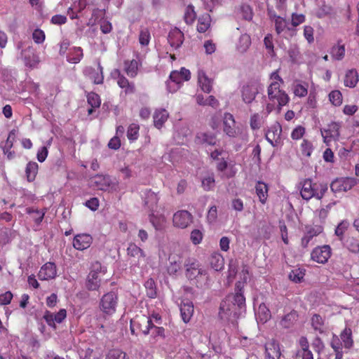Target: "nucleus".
Returning <instances> with one entry per match:
<instances>
[{"instance_id":"30","label":"nucleus","mask_w":359,"mask_h":359,"mask_svg":"<svg viewBox=\"0 0 359 359\" xmlns=\"http://www.w3.org/2000/svg\"><path fill=\"white\" fill-rule=\"evenodd\" d=\"M83 57V49L81 47H73L70 48L67 55V60L69 63L77 64L82 60Z\"/></svg>"},{"instance_id":"53","label":"nucleus","mask_w":359,"mask_h":359,"mask_svg":"<svg viewBox=\"0 0 359 359\" xmlns=\"http://www.w3.org/2000/svg\"><path fill=\"white\" fill-rule=\"evenodd\" d=\"M330 101L334 106H339L342 103V95L339 90H333L329 94Z\"/></svg>"},{"instance_id":"36","label":"nucleus","mask_w":359,"mask_h":359,"mask_svg":"<svg viewBox=\"0 0 359 359\" xmlns=\"http://www.w3.org/2000/svg\"><path fill=\"white\" fill-rule=\"evenodd\" d=\"M39 165L34 161H29L25 168V174L28 182H34L38 173Z\"/></svg>"},{"instance_id":"59","label":"nucleus","mask_w":359,"mask_h":359,"mask_svg":"<svg viewBox=\"0 0 359 359\" xmlns=\"http://www.w3.org/2000/svg\"><path fill=\"white\" fill-rule=\"evenodd\" d=\"M233 304L237 305L239 308L245 306V297L243 292H236L233 297Z\"/></svg>"},{"instance_id":"55","label":"nucleus","mask_w":359,"mask_h":359,"mask_svg":"<svg viewBox=\"0 0 359 359\" xmlns=\"http://www.w3.org/2000/svg\"><path fill=\"white\" fill-rule=\"evenodd\" d=\"M106 359H126V353L119 349H112L109 351Z\"/></svg>"},{"instance_id":"46","label":"nucleus","mask_w":359,"mask_h":359,"mask_svg":"<svg viewBox=\"0 0 359 359\" xmlns=\"http://www.w3.org/2000/svg\"><path fill=\"white\" fill-rule=\"evenodd\" d=\"M158 200V195L154 191L149 190L146 194L144 203L149 208H154L156 206Z\"/></svg>"},{"instance_id":"47","label":"nucleus","mask_w":359,"mask_h":359,"mask_svg":"<svg viewBox=\"0 0 359 359\" xmlns=\"http://www.w3.org/2000/svg\"><path fill=\"white\" fill-rule=\"evenodd\" d=\"M140 126L137 123H131L127 130V137L130 141H135L139 137Z\"/></svg>"},{"instance_id":"38","label":"nucleus","mask_w":359,"mask_h":359,"mask_svg":"<svg viewBox=\"0 0 359 359\" xmlns=\"http://www.w3.org/2000/svg\"><path fill=\"white\" fill-rule=\"evenodd\" d=\"M87 101L88 104L91 106V108L88 110V114H92L95 108H99L100 107V97L94 92H90L87 95Z\"/></svg>"},{"instance_id":"26","label":"nucleus","mask_w":359,"mask_h":359,"mask_svg":"<svg viewBox=\"0 0 359 359\" xmlns=\"http://www.w3.org/2000/svg\"><path fill=\"white\" fill-rule=\"evenodd\" d=\"M344 246L352 253H359V235H348L344 243Z\"/></svg>"},{"instance_id":"1","label":"nucleus","mask_w":359,"mask_h":359,"mask_svg":"<svg viewBox=\"0 0 359 359\" xmlns=\"http://www.w3.org/2000/svg\"><path fill=\"white\" fill-rule=\"evenodd\" d=\"M300 194L303 199L309 201L312 198L320 200L328 189L327 184L313 182L311 179H305L301 183Z\"/></svg>"},{"instance_id":"51","label":"nucleus","mask_w":359,"mask_h":359,"mask_svg":"<svg viewBox=\"0 0 359 359\" xmlns=\"http://www.w3.org/2000/svg\"><path fill=\"white\" fill-rule=\"evenodd\" d=\"M306 20V16L302 13H292L291 15V26L290 27L295 28L296 27L304 23Z\"/></svg>"},{"instance_id":"4","label":"nucleus","mask_w":359,"mask_h":359,"mask_svg":"<svg viewBox=\"0 0 359 359\" xmlns=\"http://www.w3.org/2000/svg\"><path fill=\"white\" fill-rule=\"evenodd\" d=\"M324 228L320 224H306L303 230V236L301 238V247L307 248L309 245L313 243V239L323 232Z\"/></svg>"},{"instance_id":"20","label":"nucleus","mask_w":359,"mask_h":359,"mask_svg":"<svg viewBox=\"0 0 359 359\" xmlns=\"http://www.w3.org/2000/svg\"><path fill=\"white\" fill-rule=\"evenodd\" d=\"M56 266L53 262L46 263L40 269L39 278L41 280H48L56 276Z\"/></svg>"},{"instance_id":"48","label":"nucleus","mask_w":359,"mask_h":359,"mask_svg":"<svg viewBox=\"0 0 359 359\" xmlns=\"http://www.w3.org/2000/svg\"><path fill=\"white\" fill-rule=\"evenodd\" d=\"M196 18V14L194 11V7L192 5H189L185 10L184 19L187 24L191 25Z\"/></svg>"},{"instance_id":"63","label":"nucleus","mask_w":359,"mask_h":359,"mask_svg":"<svg viewBox=\"0 0 359 359\" xmlns=\"http://www.w3.org/2000/svg\"><path fill=\"white\" fill-rule=\"evenodd\" d=\"M312 327L316 330H321L323 325V320L318 314H314L311 318Z\"/></svg>"},{"instance_id":"31","label":"nucleus","mask_w":359,"mask_h":359,"mask_svg":"<svg viewBox=\"0 0 359 359\" xmlns=\"http://www.w3.org/2000/svg\"><path fill=\"white\" fill-rule=\"evenodd\" d=\"M100 278L95 273H89L87 276L86 287L90 291L98 290L100 287Z\"/></svg>"},{"instance_id":"34","label":"nucleus","mask_w":359,"mask_h":359,"mask_svg":"<svg viewBox=\"0 0 359 359\" xmlns=\"http://www.w3.org/2000/svg\"><path fill=\"white\" fill-rule=\"evenodd\" d=\"M256 194L259 197V201L264 204L268 198V185L261 181L257 182L255 186Z\"/></svg>"},{"instance_id":"44","label":"nucleus","mask_w":359,"mask_h":359,"mask_svg":"<svg viewBox=\"0 0 359 359\" xmlns=\"http://www.w3.org/2000/svg\"><path fill=\"white\" fill-rule=\"evenodd\" d=\"M149 323L147 324L148 325L149 328V334H151V336H153L154 338H156L158 337L164 338L165 337V330L162 327H157L155 326L152 320L149 318Z\"/></svg>"},{"instance_id":"9","label":"nucleus","mask_w":359,"mask_h":359,"mask_svg":"<svg viewBox=\"0 0 359 359\" xmlns=\"http://www.w3.org/2000/svg\"><path fill=\"white\" fill-rule=\"evenodd\" d=\"M271 18L273 20L275 30L277 34L280 35L282 34H287L290 37L296 35L297 29L293 27H290L288 21L276 14H273Z\"/></svg>"},{"instance_id":"49","label":"nucleus","mask_w":359,"mask_h":359,"mask_svg":"<svg viewBox=\"0 0 359 359\" xmlns=\"http://www.w3.org/2000/svg\"><path fill=\"white\" fill-rule=\"evenodd\" d=\"M263 123V117L258 113H255L250 116V125L252 130L260 128Z\"/></svg>"},{"instance_id":"3","label":"nucleus","mask_w":359,"mask_h":359,"mask_svg":"<svg viewBox=\"0 0 359 359\" xmlns=\"http://www.w3.org/2000/svg\"><path fill=\"white\" fill-rule=\"evenodd\" d=\"M341 123L340 122L332 121L327 124L326 128L320 129V133L323 142L327 146H331L332 142H338L340 137V130Z\"/></svg>"},{"instance_id":"28","label":"nucleus","mask_w":359,"mask_h":359,"mask_svg":"<svg viewBox=\"0 0 359 359\" xmlns=\"http://www.w3.org/2000/svg\"><path fill=\"white\" fill-rule=\"evenodd\" d=\"M198 82L201 86V90L206 93H209L212 90V81L207 76L205 72L202 69L198 70Z\"/></svg>"},{"instance_id":"58","label":"nucleus","mask_w":359,"mask_h":359,"mask_svg":"<svg viewBox=\"0 0 359 359\" xmlns=\"http://www.w3.org/2000/svg\"><path fill=\"white\" fill-rule=\"evenodd\" d=\"M349 223L346 220L341 221L337 226L335 229V234L339 237L340 240H342L343 235L345 231L348 229Z\"/></svg>"},{"instance_id":"21","label":"nucleus","mask_w":359,"mask_h":359,"mask_svg":"<svg viewBox=\"0 0 359 359\" xmlns=\"http://www.w3.org/2000/svg\"><path fill=\"white\" fill-rule=\"evenodd\" d=\"M168 41L172 48L177 49L184 41V34L179 29L175 28L169 32Z\"/></svg>"},{"instance_id":"62","label":"nucleus","mask_w":359,"mask_h":359,"mask_svg":"<svg viewBox=\"0 0 359 359\" xmlns=\"http://www.w3.org/2000/svg\"><path fill=\"white\" fill-rule=\"evenodd\" d=\"M15 138V130H11L8 134L6 144L3 147V151L4 154H7L8 151L10 150L13 147Z\"/></svg>"},{"instance_id":"40","label":"nucleus","mask_w":359,"mask_h":359,"mask_svg":"<svg viewBox=\"0 0 359 359\" xmlns=\"http://www.w3.org/2000/svg\"><path fill=\"white\" fill-rule=\"evenodd\" d=\"M127 254L130 257L136 258L139 260L140 258H144V251L135 243H130L127 248Z\"/></svg>"},{"instance_id":"7","label":"nucleus","mask_w":359,"mask_h":359,"mask_svg":"<svg viewBox=\"0 0 359 359\" xmlns=\"http://www.w3.org/2000/svg\"><path fill=\"white\" fill-rule=\"evenodd\" d=\"M184 266L185 276L189 280L198 281V279L202 277L208 278L207 271L196 261H189Z\"/></svg>"},{"instance_id":"52","label":"nucleus","mask_w":359,"mask_h":359,"mask_svg":"<svg viewBox=\"0 0 359 359\" xmlns=\"http://www.w3.org/2000/svg\"><path fill=\"white\" fill-rule=\"evenodd\" d=\"M302 155L309 157L311 155L313 147L312 143L308 140H304L300 146Z\"/></svg>"},{"instance_id":"29","label":"nucleus","mask_w":359,"mask_h":359,"mask_svg":"<svg viewBox=\"0 0 359 359\" xmlns=\"http://www.w3.org/2000/svg\"><path fill=\"white\" fill-rule=\"evenodd\" d=\"M169 114L164 109H156L154 114V123L155 127L160 129L168 120Z\"/></svg>"},{"instance_id":"12","label":"nucleus","mask_w":359,"mask_h":359,"mask_svg":"<svg viewBox=\"0 0 359 359\" xmlns=\"http://www.w3.org/2000/svg\"><path fill=\"white\" fill-rule=\"evenodd\" d=\"M259 84L255 81H250L242 87L241 97L246 104H250L259 93Z\"/></svg>"},{"instance_id":"32","label":"nucleus","mask_w":359,"mask_h":359,"mask_svg":"<svg viewBox=\"0 0 359 359\" xmlns=\"http://www.w3.org/2000/svg\"><path fill=\"white\" fill-rule=\"evenodd\" d=\"M210 264L214 270L219 271L224 269V259L221 254L214 252L210 257Z\"/></svg>"},{"instance_id":"10","label":"nucleus","mask_w":359,"mask_h":359,"mask_svg":"<svg viewBox=\"0 0 359 359\" xmlns=\"http://www.w3.org/2000/svg\"><path fill=\"white\" fill-rule=\"evenodd\" d=\"M332 249L330 245L317 246L311 252V259L319 264H325L330 258Z\"/></svg>"},{"instance_id":"5","label":"nucleus","mask_w":359,"mask_h":359,"mask_svg":"<svg viewBox=\"0 0 359 359\" xmlns=\"http://www.w3.org/2000/svg\"><path fill=\"white\" fill-rule=\"evenodd\" d=\"M89 183L93 189L104 191H114L116 187L109 175H96L90 177Z\"/></svg>"},{"instance_id":"60","label":"nucleus","mask_w":359,"mask_h":359,"mask_svg":"<svg viewBox=\"0 0 359 359\" xmlns=\"http://www.w3.org/2000/svg\"><path fill=\"white\" fill-rule=\"evenodd\" d=\"M150 33L147 29H143L140 31L139 35V41L142 46H147L150 41Z\"/></svg>"},{"instance_id":"25","label":"nucleus","mask_w":359,"mask_h":359,"mask_svg":"<svg viewBox=\"0 0 359 359\" xmlns=\"http://www.w3.org/2000/svg\"><path fill=\"white\" fill-rule=\"evenodd\" d=\"M140 63L137 60H126L123 62V71L130 78H135L137 76L139 70Z\"/></svg>"},{"instance_id":"35","label":"nucleus","mask_w":359,"mask_h":359,"mask_svg":"<svg viewBox=\"0 0 359 359\" xmlns=\"http://www.w3.org/2000/svg\"><path fill=\"white\" fill-rule=\"evenodd\" d=\"M211 18L208 13L201 15L198 19L197 31L205 33L210 27Z\"/></svg>"},{"instance_id":"50","label":"nucleus","mask_w":359,"mask_h":359,"mask_svg":"<svg viewBox=\"0 0 359 359\" xmlns=\"http://www.w3.org/2000/svg\"><path fill=\"white\" fill-rule=\"evenodd\" d=\"M144 287L149 297L155 298L156 297V283L152 278H149L145 282Z\"/></svg>"},{"instance_id":"8","label":"nucleus","mask_w":359,"mask_h":359,"mask_svg":"<svg viewBox=\"0 0 359 359\" xmlns=\"http://www.w3.org/2000/svg\"><path fill=\"white\" fill-rule=\"evenodd\" d=\"M357 184V180L354 177L337 178L332 182L330 189L332 192L341 193L351 190Z\"/></svg>"},{"instance_id":"37","label":"nucleus","mask_w":359,"mask_h":359,"mask_svg":"<svg viewBox=\"0 0 359 359\" xmlns=\"http://www.w3.org/2000/svg\"><path fill=\"white\" fill-rule=\"evenodd\" d=\"M89 78L95 84H102L104 81L102 67L99 66L97 69L89 68L88 69Z\"/></svg>"},{"instance_id":"17","label":"nucleus","mask_w":359,"mask_h":359,"mask_svg":"<svg viewBox=\"0 0 359 359\" xmlns=\"http://www.w3.org/2000/svg\"><path fill=\"white\" fill-rule=\"evenodd\" d=\"M281 351L278 342L272 339L264 345V359H280Z\"/></svg>"},{"instance_id":"14","label":"nucleus","mask_w":359,"mask_h":359,"mask_svg":"<svg viewBox=\"0 0 359 359\" xmlns=\"http://www.w3.org/2000/svg\"><path fill=\"white\" fill-rule=\"evenodd\" d=\"M115 72L117 74V85L123 90L125 95L135 93L136 87L135 83L130 81L118 69H116Z\"/></svg>"},{"instance_id":"19","label":"nucleus","mask_w":359,"mask_h":359,"mask_svg":"<svg viewBox=\"0 0 359 359\" xmlns=\"http://www.w3.org/2000/svg\"><path fill=\"white\" fill-rule=\"evenodd\" d=\"M194 309L193 303L188 300H183L180 304V313L182 320L187 323L190 321L193 314Z\"/></svg>"},{"instance_id":"2","label":"nucleus","mask_w":359,"mask_h":359,"mask_svg":"<svg viewBox=\"0 0 359 359\" xmlns=\"http://www.w3.org/2000/svg\"><path fill=\"white\" fill-rule=\"evenodd\" d=\"M267 93L269 100L271 102L277 103L278 111L282 107L287 105L290 101V97L285 90L280 89V83L278 81H273L267 89Z\"/></svg>"},{"instance_id":"42","label":"nucleus","mask_w":359,"mask_h":359,"mask_svg":"<svg viewBox=\"0 0 359 359\" xmlns=\"http://www.w3.org/2000/svg\"><path fill=\"white\" fill-rule=\"evenodd\" d=\"M305 276V269H294L289 273V279L296 283H302Z\"/></svg>"},{"instance_id":"18","label":"nucleus","mask_w":359,"mask_h":359,"mask_svg":"<svg viewBox=\"0 0 359 359\" xmlns=\"http://www.w3.org/2000/svg\"><path fill=\"white\" fill-rule=\"evenodd\" d=\"M33 50L32 46H29L26 50H22L21 53L24 55L25 65L29 68L36 67L40 62L39 56Z\"/></svg>"},{"instance_id":"61","label":"nucleus","mask_w":359,"mask_h":359,"mask_svg":"<svg viewBox=\"0 0 359 359\" xmlns=\"http://www.w3.org/2000/svg\"><path fill=\"white\" fill-rule=\"evenodd\" d=\"M241 12L243 18L246 20H251L253 18V12L252 8L249 5H243L241 7Z\"/></svg>"},{"instance_id":"57","label":"nucleus","mask_w":359,"mask_h":359,"mask_svg":"<svg viewBox=\"0 0 359 359\" xmlns=\"http://www.w3.org/2000/svg\"><path fill=\"white\" fill-rule=\"evenodd\" d=\"M203 238L202 231L199 229H194L190 234V240L194 245H198Z\"/></svg>"},{"instance_id":"13","label":"nucleus","mask_w":359,"mask_h":359,"mask_svg":"<svg viewBox=\"0 0 359 359\" xmlns=\"http://www.w3.org/2000/svg\"><path fill=\"white\" fill-rule=\"evenodd\" d=\"M223 131L230 137H236L239 133L233 116L228 112L223 116Z\"/></svg>"},{"instance_id":"22","label":"nucleus","mask_w":359,"mask_h":359,"mask_svg":"<svg viewBox=\"0 0 359 359\" xmlns=\"http://www.w3.org/2000/svg\"><path fill=\"white\" fill-rule=\"evenodd\" d=\"M149 318L145 316H137L134 319L130 320V332L132 334L137 335V333H135V327L136 325H141V323H143L144 325V328H141V332L144 335L149 334V328L148 325H147L149 323Z\"/></svg>"},{"instance_id":"23","label":"nucleus","mask_w":359,"mask_h":359,"mask_svg":"<svg viewBox=\"0 0 359 359\" xmlns=\"http://www.w3.org/2000/svg\"><path fill=\"white\" fill-rule=\"evenodd\" d=\"M196 142L198 144L214 146L217 142V136L212 133L201 132L196 135Z\"/></svg>"},{"instance_id":"6","label":"nucleus","mask_w":359,"mask_h":359,"mask_svg":"<svg viewBox=\"0 0 359 359\" xmlns=\"http://www.w3.org/2000/svg\"><path fill=\"white\" fill-rule=\"evenodd\" d=\"M117 304V294L114 292H109L101 297L99 306L104 313L111 316L116 312Z\"/></svg>"},{"instance_id":"15","label":"nucleus","mask_w":359,"mask_h":359,"mask_svg":"<svg viewBox=\"0 0 359 359\" xmlns=\"http://www.w3.org/2000/svg\"><path fill=\"white\" fill-rule=\"evenodd\" d=\"M281 133L282 126L278 122H276L266 131V139L273 147H275L281 140Z\"/></svg>"},{"instance_id":"11","label":"nucleus","mask_w":359,"mask_h":359,"mask_svg":"<svg viewBox=\"0 0 359 359\" xmlns=\"http://www.w3.org/2000/svg\"><path fill=\"white\" fill-rule=\"evenodd\" d=\"M192 222L193 216L187 210H178L172 217L173 226L179 229H186Z\"/></svg>"},{"instance_id":"16","label":"nucleus","mask_w":359,"mask_h":359,"mask_svg":"<svg viewBox=\"0 0 359 359\" xmlns=\"http://www.w3.org/2000/svg\"><path fill=\"white\" fill-rule=\"evenodd\" d=\"M93 243V237L88 233L76 234L72 242L73 247L77 250L83 251L88 249Z\"/></svg>"},{"instance_id":"24","label":"nucleus","mask_w":359,"mask_h":359,"mask_svg":"<svg viewBox=\"0 0 359 359\" xmlns=\"http://www.w3.org/2000/svg\"><path fill=\"white\" fill-rule=\"evenodd\" d=\"M252 43L251 37L249 34L245 33L240 36L236 43V50L241 54L248 51Z\"/></svg>"},{"instance_id":"27","label":"nucleus","mask_w":359,"mask_h":359,"mask_svg":"<svg viewBox=\"0 0 359 359\" xmlns=\"http://www.w3.org/2000/svg\"><path fill=\"white\" fill-rule=\"evenodd\" d=\"M298 313L292 310L289 313H287L281 318L280 325L283 328L292 327L298 320Z\"/></svg>"},{"instance_id":"33","label":"nucleus","mask_w":359,"mask_h":359,"mask_svg":"<svg viewBox=\"0 0 359 359\" xmlns=\"http://www.w3.org/2000/svg\"><path fill=\"white\" fill-rule=\"evenodd\" d=\"M358 80L359 76L357 71L352 69L346 72L344 83L346 87L353 88L358 83Z\"/></svg>"},{"instance_id":"54","label":"nucleus","mask_w":359,"mask_h":359,"mask_svg":"<svg viewBox=\"0 0 359 359\" xmlns=\"http://www.w3.org/2000/svg\"><path fill=\"white\" fill-rule=\"evenodd\" d=\"M202 187L205 191H210L215 187V178L213 174H211L202 180Z\"/></svg>"},{"instance_id":"64","label":"nucleus","mask_w":359,"mask_h":359,"mask_svg":"<svg viewBox=\"0 0 359 359\" xmlns=\"http://www.w3.org/2000/svg\"><path fill=\"white\" fill-rule=\"evenodd\" d=\"M305 128L302 126L296 127L291 133L292 139L294 140H300L305 134Z\"/></svg>"},{"instance_id":"39","label":"nucleus","mask_w":359,"mask_h":359,"mask_svg":"<svg viewBox=\"0 0 359 359\" xmlns=\"http://www.w3.org/2000/svg\"><path fill=\"white\" fill-rule=\"evenodd\" d=\"M341 41H338L337 45L332 46L330 50V55L334 60H341L345 55V46L341 44Z\"/></svg>"},{"instance_id":"41","label":"nucleus","mask_w":359,"mask_h":359,"mask_svg":"<svg viewBox=\"0 0 359 359\" xmlns=\"http://www.w3.org/2000/svg\"><path fill=\"white\" fill-rule=\"evenodd\" d=\"M340 337L346 348H350L353 346L352 330L350 327H346Z\"/></svg>"},{"instance_id":"43","label":"nucleus","mask_w":359,"mask_h":359,"mask_svg":"<svg viewBox=\"0 0 359 359\" xmlns=\"http://www.w3.org/2000/svg\"><path fill=\"white\" fill-rule=\"evenodd\" d=\"M309 84L306 82L298 83L293 86V93L295 96L304 97L308 94Z\"/></svg>"},{"instance_id":"56","label":"nucleus","mask_w":359,"mask_h":359,"mask_svg":"<svg viewBox=\"0 0 359 359\" xmlns=\"http://www.w3.org/2000/svg\"><path fill=\"white\" fill-rule=\"evenodd\" d=\"M32 39L36 43L41 44L44 42L46 34L42 29L37 28L32 33Z\"/></svg>"},{"instance_id":"45","label":"nucleus","mask_w":359,"mask_h":359,"mask_svg":"<svg viewBox=\"0 0 359 359\" xmlns=\"http://www.w3.org/2000/svg\"><path fill=\"white\" fill-rule=\"evenodd\" d=\"M46 208L45 209H43V210H39L37 208H34L33 207H29V208H26V212L29 215H31L32 213H34L36 215H39V217H34V222L39 225L40 224L43 218H44V216L46 213Z\"/></svg>"}]
</instances>
